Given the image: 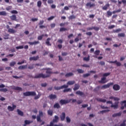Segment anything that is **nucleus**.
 Listing matches in <instances>:
<instances>
[{
	"mask_svg": "<svg viewBox=\"0 0 126 126\" xmlns=\"http://www.w3.org/2000/svg\"><path fill=\"white\" fill-rule=\"evenodd\" d=\"M46 69V73L47 74H44L43 73H40L34 76V78H47V77H50V76H51L50 74H58L59 73L58 71L53 72L52 71V69L50 68H47Z\"/></svg>",
	"mask_w": 126,
	"mask_h": 126,
	"instance_id": "nucleus-1",
	"label": "nucleus"
},
{
	"mask_svg": "<svg viewBox=\"0 0 126 126\" xmlns=\"http://www.w3.org/2000/svg\"><path fill=\"white\" fill-rule=\"evenodd\" d=\"M43 116H44V114H43V111H39L38 115H37V117H36V116L35 115H32V119H33V120H35V119H36L37 122H38V123H41L42 122V120H41V118L43 117Z\"/></svg>",
	"mask_w": 126,
	"mask_h": 126,
	"instance_id": "nucleus-2",
	"label": "nucleus"
},
{
	"mask_svg": "<svg viewBox=\"0 0 126 126\" xmlns=\"http://www.w3.org/2000/svg\"><path fill=\"white\" fill-rule=\"evenodd\" d=\"M114 101H117L114 103V105L112 104L111 105V108H113L114 109H118L119 108V100H120V98L118 97H115L114 99Z\"/></svg>",
	"mask_w": 126,
	"mask_h": 126,
	"instance_id": "nucleus-3",
	"label": "nucleus"
},
{
	"mask_svg": "<svg viewBox=\"0 0 126 126\" xmlns=\"http://www.w3.org/2000/svg\"><path fill=\"white\" fill-rule=\"evenodd\" d=\"M121 11H122V9H119L118 10H114L112 12V13L110 11H108L107 12L108 17H109V16H112V14H115V13H119V12H121Z\"/></svg>",
	"mask_w": 126,
	"mask_h": 126,
	"instance_id": "nucleus-4",
	"label": "nucleus"
},
{
	"mask_svg": "<svg viewBox=\"0 0 126 126\" xmlns=\"http://www.w3.org/2000/svg\"><path fill=\"white\" fill-rule=\"evenodd\" d=\"M6 27L7 29H8V32L10 33V34H15V33H16V31L13 29H10L8 25H7Z\"/></svg>",
	"mask_w": 126,
	"mask_h": 126,
	"instance_id": "nucleus-5",
	"label": "nucleus"
},
{
	"mask_svg": "<svg viewBox=\"0 0 126 126\" xmlns=\"http://www.w3.org/2000/svg\"><path fill=\"white\" fill-rule=\"evenodd\" d=\"M68 87V85H63V86H61L60 87H57L55 86L54 87V89L55 90H61V89H63V88L66 89Z\"/></svg>",
	"mask_w": 126,
	"mask_h": 126,
	"instance_id": "nucleus-6",
	"label": "nucleus"
},
{
	"mask_svg": "<svg viewBox=\"0 0 126 126\" xmlns=\"http://www.w3.org/2000/svg\"><path fill=\"white\" fill-rule=\"evenodd\" d=\"M71 100H65V99H61L60 100V103L61 105H65L70 103Z\"/></svg>",
	"mask_w": 126,
	"mask_h": 126,
	"instance_id": "nucleus-7",
	"label": "nucleus"
},
{
	"mask_svg": "<svg viewBox=\"0 0 126 126\" xmlns=\"http://www.w3.org/2000/svg\"><path fill=\"white\" fill-rule=\"evenodd\" d=\"M114 85V83H109L106 85H104L101 87V89H107V88H109L110 86Z\"/></svg>",
	"mask_w": 126,
	"mask_h": 126,
	"instance_id": "nucleus-8",
	"label": "nucleus"
},
{
	"mask_svg": "<svg viewBox=\"0 0 126 126\" xmlns=\"http://www.w3.org/2000/svg\"><path fill=\"white\" fill-rule=\"evenodd\" d=\"M32 96H34L33 98L34 100H38V99L41 97V94H38V95H36V92H32Z\"/></svg>",
	"mask_w": 126,
	"mask_h": 126,
	"instance_id": "nucleus-9",
	"label": "nucleus"
},
{
	"mask_svg": "<svg viewBox=\"0 0 126 126\" xmlns=\"http://www.w3.org/2000/svg\"><path fill=\"white\" fill-rule=\"evenodd\" d=\"M108 63H116L117 66H121V65H122V63L120 62H118L117 60L115 61H109Z\"/></svg>",
	"mask_w": 126,
	"mask_h": 126,
	"instance_id": "nucleus-10",
	"label": "nucleus"
},
{
	"mask_svg": "<svg viewBox=\"0 0 126 126\" xmlns=\"http://www.w3.org/2000/svg\"><path fill=\"white\" fill-rule=\"evenodd\" d=\"M86 5L87 6V7H90V8H91V7H94V6H95L96 5L94 3H92L91 2H89L87 3Z\"/></svg>",
	"mask_w": 126,
	"mask_h": 126,
	"instance_id": "nucleus-11",
	"label": "nucleus"
},
{
	"mask_svg": "<svg viewBox=\"0 0 126 126\" xmlns=\"http://www.w3.org/2000/svg\"><path fill=\"white\" fill-rule=\"evenodd\" d=\"M113 89H114L115 91H119V90L121 89V87L118 84H115L113 85Z\"/></svg>",
	"mask_w": 126,
	"mask_h": 126,
	"instance_id": "nucleus-12",
	"label": "nucleus"
},
{
	"mask_svg": "<svg viewBox=\"0 0 126 126\" xmlns=\"http://www.w3.org/2000/svg\"><path fill=\"white\" fill-rule=\"evenodd\" d=\"M11 89L13 90H18L19 91H22V88L19 87H16L15 86H12L11 87Z\"/></svg>",
	"mask_w": 126,
	"mask_h": 126,
	"instance_id": "nucleus-13",
	"label": "nucleus"
},
{
	"mask_svg": "<svg viewBox=\"0 0 126 126\" xmlns=\"http://www.w3.org/2000/svg\"><path fill=\"white\" fill-rule=\"evenodd\" d=\"M122 106L121 107V110H124L125 108H126V100H123L122 101Z\"/></svg>",
	"mask_w": 126,
	"mask_h": 126,
	"instance_id": "nucleus-14",
	"label": "nucleus"
},
{
	"mask_svg": "<svg viewBox=\"0 0 126 126\" xmlns=\"http://www.w3.org/2000/svg\"><path fill=\"white\" fill-rule=\"evenodd\" d=\"M16 108V105H13V107L8 106L7 109H8V111L12 112V111H14V109H15Z\"/></svg>",
	"mask_w": 126,
	"mask_h": 126,
	"instance_id": "nucleus-15",
	"label": "nucleus"
},
{
	"mask_svg": "<svg viewBox=\"0 0 126 126\" xmlns=\"http://www.w3.org/2000/svg\"><path fill=\"white\" fill-rule=\"evenodd\" d=\"M24 96L25 97H27L28 96H32V92H27L23 93Z\"/></svg>",
	"mask_w": 126,
	"mask_h": 126,
	"instance_id": "nucleus-16",
	"label": "nucleus"
},
{
	"mask_svg": "<svg viewBox=\"0 0 126 126\" xmlns=\"http://www.w3.org/2000/svg\"><path fill=\"white\" fill-rule=\"evenodd\" d=\"M10 18L12 21H18L16 15H12V16H10Z\"/></svg>",
	"mask_w": 126,
	"mask_h": 126,
	"instance_id": "nucleus-17",
	"label": "nucleus"
},
{
	"mask_svg": "<svg viewBox=\"0 0 126 126\" xmlns=\"http://www.w3.org/2000/svg\"><path fill=\"white\" fill-rule=\"evenodd\" d=\"M80 88V85H79V84H75L74 85V88H73L74 91H76V90H78L79 88Z\"/></svg>",
	"mask_w": 126,
	"mask_h": 126,
	"instance_id": "nucleus-18",
	"label": "nucleus"
},
{
	"mask_svg": "<svg viewBox=\"0 0 126 126\" xmlns=\"http://www.w3.org/2000/svg\"><path fill=\"white\" fill-rule=\"evenodd\" d=\"M48 97L49 99H50L51 100H53L54 99H57V95L56 94H51L50 95H49Z\"/></svg>",
	"mask_w": 126,
	"mask_h": 126,
	"instance_id": "nucleus-19",
	"label": "nucleus"
},
{
	"mask_svg": "<svg viewBox=\"0 0 126 126\" xmlns=\"http://www.w3.org/2000/svg\"><path fill=\"white\" fill-rule=\"evenodd\" d=\"M54 118V119H53L52 122H51L53 123V124H54V123H58V122H59V117L58 116L55 115Z\"/></svg>",
	"mask_w": 126,
	"mask_h": 126,
	"instance_id": "nucleus-20",
	"label": "nucleus"
},
{
	"mask_svg": "<svg viewBox=\"0 0 126 126\" xmlns=\"http://www.w3.org/2000/svg\"><path fill=\"white\" fill-rule=\"evenodd\" d=\"M60 118L61 121H63V120L65 119V113L64 112H63L60 116Z\"/></svg>",
	"mask_w": 126,
	"mask_h": 126,
	"instance_id": "nucleus-21",
	"label": "nucleus"
},
{
	"mask_svg": "<svg viewBox=\"0 0 126 126\" xmlns=\"http://www.w3.org/2000/svg\"><path fill=\"white\" fill-rule=\"evenodd\" d=\"M122 116V112H120L118 113H115L112 115L113 118H116V117H121Z\"/></svg>",
	"mask_w": 126,
	"mask_h": 126,
	"instance_id": "nucleus-22",
	"label": "nucleus"
},
{
	"mask_svg": "<svg viewBox=\"0 0 126 126\" xmlns=\"http://www.w3.org/2000/svg\"><path fill=\"white\" fill-rule=\"evenodd\" d=\"M106 77H103V78H101L100 81H98L99 83H103L105 84L106 82H107L106 81Z\"/></svg>",
	"mask_w": 126,
	"mask_h": 126,
	"instance_id": "nucleus-23",
	"label": "nucleus"
},
{
	"mask_svg": "<svg viewBox=\"0 0 126 126\" xmlns=\"http://www.w3.org/2000/svg\"><path fill=\"white\" fill-rule=\"evenodd\" d=\"M50 41H51V38H48L45 42V44L47 46H52V44L51 43H50Z\"/></svg>",
	"mask_w": 126,
	"mask_h": 126,
	"instance_id": "nucleus-24",
	"label": "nucleus"
},
{
	"mask_svg": "<svg viewBox=\"0 0 126 126\" xmlns=\"http://www.w3.org/2000/svg\"><path fill=\"white\" fill-rule=\"evenodd\" d=\"M47 0H42V1H43V2H44V3H46V2H47ZM47 3H48L49 4L54 3V0H48L47 1Z\"/></svg>",
	"mask_w": 126,
	"mask_h": 126,
	"instance_id": "nucleus-25",
	"label": "nucleus"
},
{
	"mask_svg": "<svg viewBox=\"0 0 126 126\" xmlns=\"http://www.w3.org/2000/svg\"><path fill=\"white\" fill-rule=\"evenodd\" d=\"M96 100L98 102H102V103H106V102H107V100L106 99L103 98H96Z\"/></svg>",
	"mask_w": 126,
	"mask_h": 126,
	"instance_id": "nucleus-26",
	"label": "nucleus"
},
{
	"mask_svg": "<svg viewBox=\"0 0 126 126\" xmlns=\"http://www.w3.org/2000/svg\"><path fill=\"white\" fill-rule=\"evenodd\" d=\"M17 112L19 116H21V117H23V116L24 115V114L23 113V112H22L21 110H20L19 109H17Z\"/></svg>",
	"mask_w": 126,
	"mask_h": 126,
	"instance_id": "nucleus-27",
	"label": "nucleus"
},
{
	"mask_svg": "<svg viewBox=\"0 0 126 126\" xmlns=\"http://www.w3.org/2000/svg\"><path fill=\"white\" fill-rule=\"evenodd\" d=\"M76 95H79L80 96H83L84 93L80 91H78L76 92Z\"/></svg>",
	"mask_w": 126,
	"mask_h": 126,
	"instance_id": "nucleus-28",
	"label": "nucleus"
},
{
	"mask_svg": "<svg viewBox=\"0 0 126 126\" xmlns=\"http://www.w3.org/2000/svg\"><path fill=\"white\" fill-rule=\"evenodd\" d=\"M110 7L109 4H106L105 6L102 7L103 10H107L108 9V8Z\"/></svg>",
	"mask_w": 126,
	"mask_h": 126,
	"instance_id": "nucleus-29",
	"label": "nucleus"
},
{
	"mask_svg": "<svg viewBox=\"0 0 126 126\" xmlns=\"http://www.w3.org/2000/svg\"><path fill=\"white\" fill-rule=\"evenodd\" d=\"M74 83H75V81H69L67 83V85L68 86V85H73V84H74Z\"/></svg>",
	"mask_w": 126,
	"mask_h": 126,
	"instance_id": "nucleus-30",
	"label": "nucleus"
},
{
	"mask_svg": "<svg viewBox=\"0 0 126 126\" xmlns=\"http://www.w3.org/2000/svg\"><path fill=\"white\" fill-rule=\"evenodd\" d=\"M26 68H27V65H24L18 67V69H26Z\"/></svg>",
	"mask_w": 126,
	"mask_h": 126,
	"instance_id": "nucleus-31",
	"label": "nucleus"
},
{
	"mask_svg": "<svg viewBox=\"0 0 126 126\" xmlns=\"http://www.w3.org/2000/svg\"><path fill=\"white\" fill-rule=\"evenodd\" d=\"M73 76V73L72 72H69L66 73L65 75V77H70V76Z\"/></svg>",
	"mask_w": 126,
	"mask_h": 126,
	"instance_id": "nucleus-32",
	"label": "nucleus"
},
{
	"mask_svg": "<svg viewBox=\"0 0 126 126\" xmlns=\"http://www.w3.org/2000/svg\"><path fill=\"white\" fill-rule=\"evenodd\" d=\"M108 112H110V110H105L100 111L98 112V114L100 115V114H103L104 113H108Z\"/></svg>",
	"mask_w": 126,
	"mask_h": 126,
	"instance_id": "nucleus-33",
	"label": "nucleus"
},
{
	"mask_svg": "<svg viewBox=\"0 0 126 126\" xmlns=\"http://www.w3.org/2000/svg\"><path fill=\"white\" fill-rule=\"evenodd\" d=\"M118 37L119 38H120V37H126V34H125V33L123 32V33H118Z\"/></svg>",
	"mask_w": 126,
	"mask_h": 126,
	"instance_id": "nucleus-34",
	"label": "nucleus"
},
{
	"mask_svg": "<svg viewBox=\"0 0 126 126\" xmlns=\"http://www.w3.org/2000/svg\"><path fill=\"white\" fill-rule=\"evenodd\" d=\"M54 108L60 109V108H61V106L60 105V104L56 103L54 105Z\"/></svg>",
	"mask_w": 126,
	"mask_h": 126,
	"instance_id": "nucleus-35",
	"label": "nucleus"
},
{
	"mask_svg": "<svg viewBox=\"0 0 126 126\" xmlns=\"http://www.w3.org/2000/svg\"><path fill=\"white\" fill-rule=\"evenodd\" d=\"M7 14L6 13V11H2L0 12V15H2L3 16H6Z\"/></svg>",
	"mask_w": 126,
	"mask_h": 126,
	"instance_id": "nucleus-36",
	"label": "nucleus"
},
{
	"mask_svg": "<svg viewBox=\"0 0 126 126\" xmlns=\"http://www.w3.org/2000/svg\"><path fill=\"white\" fill-rule=\"evenodd\" d=\"M30 124H31V122H30L29 120H25V124H24L23 126H26L27 125H30Z\"/></svg>",
	"mask_w": 126,
	"mask_h": 126,
	"instance_id": "nucleus-37",
	"label": "nucleus"
},
{
	"mask_svg": "<svg viewBox=\"0 0 126 126\" xmlns=\"http://www.w3.org/2000/svg\"><path fill=\"white\" fill-rule=\"evenodd\" d=\"M101 88L100 86H98L96 87L94 90V92H97L100 90V88Z\"/></svg>",
	"mask_w": 126,
	"mask_h": 126,
	"instance_id": "nucleus-38",
	"label": "nucleus"
},
{
	"mask_svg": "<svg viewBox=\"0 0 126 126\" xmlns=\"http://www.w3.org/2000/svg\"><path fill=\"white\" fill-rule=\"evenodd\" d=\"M122 31V29L119 28L117 30H113V33H119V32H121Z\"/></svg>",
	"mask_w": 126,
	"mask_h": 126,
	"instance_id": "nucleus-39",
	"label": "nucleus"
},
{
	"mask_svg": "<svg viewBox=\"0 0 126 126\" xmlns=\"http://www.w3.org/2000/svg\"><path fill=\"white\" fill-rule=\"evenodd\" d=\"M39 60V56H34L32 57V61H37Z\"/></svg>",
	"mask_w": 126,
	"mask_h": 126,
	"instance_id": "nucleus-40",
	"label": "nucleus"
},
{
	"mask_svg": "<svg viewBox=\"0 0 126 126\" xmlns=\"http://www.w3.org/2000/svg\"><path fill=\"white\" fill-rule=\"evenodd\" d=\"M47 114L49 115V116H53V110H49L47 111Z\"/></svg>",
	"mask_w": 126,
	"mask_h": 126,
	"instance_id": "nucleus-41",
	"label": "nucleus"
},
{
	"mask_svg": "<svg viewBox=\"0 0 126 126\" xmlns=\"http://www.w3.org/2000/svg\"><path fill=\"white\" fill-rule=\"evenodd\" d=\"M126 120H124L123 121V123L120 124L119 126H126Z\"/></svg>",
	"mask_w": 126,
	"mask_h": 126,
	"instance_id": "nucleus-42",
	"label": "nucleus"
},
{
	"mask_svg": "<svg viewBox=\"0 0 126 126\" xmlns=\"http://www.w3.org/2000/svg\"><path fill=\"white\" fill-rule=\"evenodd\" d=\"M69 91L71 92V89L68 88V89H65L63 91V92L64 93H65L66 92H69Z\"/></svg>",
	"mask_w": 126,
	"mask_h": 126,
	"instance_id": "nucleus-43",
	"label": "nucleus"
},
{
	"mask_svg": "<svg viewBox=\"0 0 126 126\" xmlns=\"http://www.w3.org/2000/svg\"><path fill=\"white\" fill-rule=\"evenodd\" d=\"M94 55H95V56H99V54H100V50H95V52L94 53Z\"/></svg>",
	"mask_w": 126,
	"mask_h": 126,
	"instance_id": "nucleus-44",
	"label": "nucleus"
},
{
	"mask_svg": "<svg viewBox=\"0 0 126 126\" xmlns=\"http://www.w3.org/2000/svg\"><path fill=\"white\" fill-rule=\"evenodd\" d=\"M83 60L86 62H89L90 60V56H89L88 57H85L83 58Z\"/></svg>",
	"mask_w": 126,
	"mask_h": 126,
	"instance_id": "nucleus-45",
	"label": "nucleus"
},
{
	"mask_svg": "<svg viewBox=\"0 0 126 126\" xmlns=\"http://www.w3.org/2000/svg\"><path fill=\"white\" fill-rule=\"evenodd\" d=\"M16 64V62H12L10 63L9 65L10 66H14Z\"/></svg>",
	"mask_w": 126,
	"mask_h": 126,
	"instance_id": "nucleus-46",
	"label": "nucleus"
},
{
	"mask_svg": "<svg viewBox=\"0 0 126 126\" xmlns=\"http://www.w3.org/2000/svg\"><path fill=\"white\" fill-rule=\"evenodd\" d=\"M63 31H67V29L65 28H61L60 29V32H63Z\"/></svg>",
	"mask_w": 126,
	"mask_h": 126,
	"instance_id": "nucleus-47",
	"label": "nucleus"
},
{
	"mask_svg": "<svg viewBox=\"0 0 126 126\" xmlns=\"http://www.w3.org/2000/svg\"><path fill=\"white\" fill-rule=\"evenodd\" d=\"M77 71H78V73H84V70L81 69H78Z\"/></svg>",
	"mask_w": 126,
	"mask_h": 126,
	"instance_id": "nucleus-48",
	"label": "nucleus"
},
{
	"mask_svg": "<svg viewBox=\"0 0 126 126\" xmlns=\"http://www.w3.org/2000/svg\"><path fill=\"white\" fill-rule=\"evenodd\" d=\"M76 18V17L74 16V15H72L69 17V19L72 20V19H75Z\"/></svg>",
	"mask_w": 126,
	"mask_h": 126,
	"instance_id": "nucleus-49",
	"label": "nucleus"
},
{
	"mask_svg": "<svg viewBox=\"0 0 126 126\" xmlns=\"http://www.w3.org/2000/svg\"><path fill=\"white\" fill-rule=\"evenodd\" d=\"M42 5V1L41 0H39L37 1V6L38 7H40Z\"/></svg>",
	"mask_w": 126,
	"mask_h": 126,
	"instance_id": "nucleus-50",
	"label": "nucleus"
},
{
	"mask_svg": "<svg viewBox=\"0 0 126 126\" xmlns=\"http://www.w3.org/2000/svg\"><path fill=\"white\" fill-rule=\"evenodd\" d=\"M11 13H12V14H17L18 12L15 10H13L11 11Z\"/></svg>",
	"mask_w": 126,
	"mask_h": 126,
	"instance_id": "nucleus-51",
	"label": "nucleus"
},
{
	"mask_svg": "<svg viewBox=\"0 0 126 126\" xmlns=\"http://www.w3.org/2000/svg\"><path fill=\"white\" fill-rule=\"evenodd\" d=\"M26 63V61H25V60H23L22 62H18V63H17V64H23V63Z\"/></svg>",
	"mask_w": 126,
	"mask_h": 126,
	"instance_id": "nucleus-52",
	"label": "nucleus"
},
{
	"mask_svg": "<svg viewBox=\"0 0 126 126\" xmlns=\"http://www.w3.org/2000/svg\"><path fill=\"white\" fill-rule=\"evenodd\" d=\"M43 37H44V34H42L40 36H38L37 37V39L41 40H42V39H43Z\"/></svg>",
	"mask_w": 126,
	"mask_h": 126,
	"instance_id": "nucleus-53",
	"label": "nucleus"
},
{
	"mask_svg": "<svg viewBox=\"0 0 126 126\" xmlns=\"http://www.w3.org/2000/svg\"><path fill=\"white\" fill-rule=\"evenodd\" d=\"M0 91L1 92H7V89H6V88L0 89Z\"/></svg>",
	"mask_w": 126,
	"mask_h": 126,
	"instance_id": "nucleus-54",
	"label": "nucleus"
},
{
	"mask_svg": "<svg viewBox=\"0 0 126 126\" xmlns=\"http://www.w3.org/2000/svg\"><path fill=\"white\" fill-rule=\"evenodd\" d=\"M94 30H95V31H99L100 30V28L98 27H93Z\"/></svg>",
	"mask_w": 126,
	"mask_h": 126,
	"instance_id": "nucleus-55",
	"label": "nucleus"
},
{
	"mask_svg": "<svg viewBox=\"0 0 126 126\" xmlns=\"http://www.w3.org/2000/svg\"><path fill=\"white\" fill-rule=\"evenodd\" d=\"M23 48H24L23 45H21V46H19L16 47V49L17 50H20V49H23Z\"/></svg>",
	"mask_w": 126,
	"mask_h": 126,
	"instance_id": "nucleus-56",
	"label": "nucleus"
},
{
	"mask_svg": "<svg viewBox=\"0 0 126 126\" xmlns=\"http://www.w3.org/2000/svg\"><path fill=\"white\" fill-rule=\"evenodd\" d=\"M40 42H39V41H35L32 42V45H37L38 44H39Z\"/></svg>",
	"mask_w": 126,
	"mask_h": 126,
	"instance_id": "nucleus-57",
	"label": "nucleus"
},
{
	"mask_svg": "<svg viewBox=\"0 0 126 126\" xmlns=\"http://www.w3.org/2000/svg\"><path fill=\"white\" fill-rule=\"evenodd\" d=\"M54 18H55V16H52L51 17H50L49 18H48L47 19V20H48L49 21H51V20H53V19H54Z\"/></svg>",
	"mask_w": 126,
	"mask_h": 126,
	"instance_id": "nucleus-58",
	"label": "nucleus"
},
{
	"mask_svg": "<svg viewBox=\"0 0 126 126\" xmlns=\"http://www.w3.org/2000/svg\"><path fill=\"white\" fill-rule=\"evenodd\" d=\"M81 66H83V67H90V65L87 64H84L83 65H81Z\"/></svg>",
	"mask_w": 126,
	"mask_h": 126,
	"instance_id": "nucleus-59",
	"label": "nucleus"
},
{
	"mask_svg": "<svg viewBox=\"0 0 126 126\" xmlns=\"http://www.w3.org/2000/svg\"><path fill=\"white\" fill-rule=\"evenodd\" d=\"M111 74V73H105L103 74V77H105V76H109Z\"/></svg>",
	"mask_w": 126,
	"mask_h": 126,
	"instance_id": "nucleus-60",
	"label": "nucleus"
},
{
	"mask_svg": "<svg viewBox=\"0 0 126 126\" xmlns=\"http://www.w3.org/2000/svg\"><path fill=\"white\" fill-rule=\"evenodd\" d=\"M66 122L67 123H70L71 120H70V118H69V117L67 116L66 117Z\"/></svg>",
	"mask_w": 126,
	"mask_h": 126,
	"instance_id": "nucleus-61",
	"label": "nucleus"
},
{
	"mask_svg": "<svg viewBox=\"0 0 126 126\" xmlns=\"http://www.w3.org/2000/svg\"><path fill=\"white\" fill-rule=\"evenodd\" d=\"M86 35H87V36H91L92 35V32H87L86 33Z\"/></svg>",
	"mask_w": 126,
	"mask_h": 126,
	"instance_id": "nucleus-62",
	"label": "nucleus"
},
{
	"mask_svg": "<svg viewBox=\"0 0 126 126\" xmlns=\"http://www.w3.org/2000/svg\"><path fill=\"white\" fill-rule=\"evenodd\" d=\"M93 29H94L93 27H88V28H87V30L88 31H90L92 30Z\"/></svg>",
	"mask_w": 126,
	"mask_h": 126,
	"instance_id": "nucleus-63",
	"label": "nucleus"
},
{
	"mask_svg": "<svg viewBox=\"0 0 126 126\" xmlns=\"http://www.w3.org/2000/svg\"><path fill=\"white\" fill-rule=\"evenodd\" d=\"M99 64H100V65H105V62H104V61H101L99 62Z\"/></svg>",
	"mask_w": 126,
	"mask_h": 126,
	"instance_id": "nucleus-64",
	"label": "nucleus"
}]
</instances>
